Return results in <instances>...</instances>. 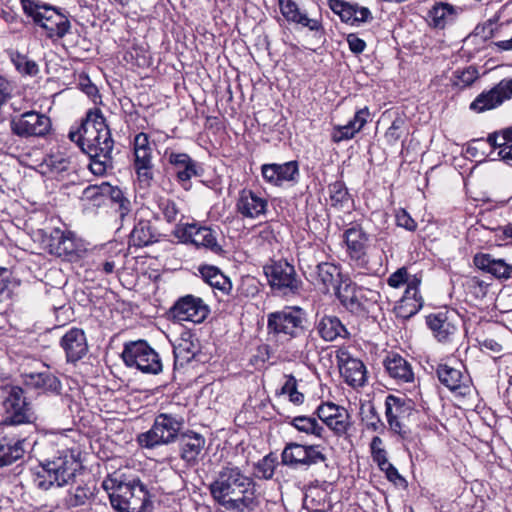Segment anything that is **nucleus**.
Returning a JSON list of instances; mask_svg holds the SVG:
<instances>
[{"mask_svg":"<svg viewBox=\"0 0 512 512\" xmlns=\"http://www.w3.org/2000/svg\"><path fill=\"white\" fill-rule=\"evenodd\" d=\"M69 138L89 156V169L96 176H103L113 169L114 140L100 109L89 110L76 131Z\"/></svg>","mask_w":512,"mask_h":512,"instance_id":"obj_1","label":"nucleus"},{"mask_svg":"<svg viewBox=\"0 0 512 512\" xmlns=\"http://www.w3.org/2000/svg\"><path fill=\"white\" fill-rule=\"evenodd\" d=\"M208 488L212 499L228 511L253 510L258 504L253 480L231 463L221 468Z\"/></svg>","mask_w":512,"mask_h":512,"instance_id":"obj_2","label":"nucleus"},{"mask_svg":"<svg viewBox=\"0 0 512 512\" xmlns=\"http://www.w3.org/2000/svg\"><path fill=\"white\" fill-rule=\"evenodd\" d=\"M102 487L117 512H144L149 504L148 490L139 479L125 481L114 473L103 480Z\"/></svg>","mask_w":512,"mask_h":512,"instance_id":"obj_3","label":"nucleus"},{"mask_svg":"<svg viewBox=\"0 0 512 512\" xmlns=\"http://www.w3.org/2000/svg\"><path fill=\"white\" fill-rule=\"evenodd\" d=\"M78 455L73 448H67L40 463L34 474V485L41 490H48L54 485L62 487L69 484L81 468Z\"/></svg>","mask_w":512,"mask_h":512,"instance_id":"obj_4","label":"nucleus"},{"mask_svg":"<svg viewBox=\"0 0 512 512\" xmlns=\"http://www.w3.org/2000/svg\"><path fill=\"white\" fill-rule=\"evenodd\" d=\"M24 13L41 27L50 39H62L71 29L68 14L40 0H21Z\"/></svg>","mask_w":512,"mask_h":512,"instance_id":"obj_5","label":"nucleus"},{"mask_svg":"<svg viewBox=\"0 0 512 512\" xmlns=\"http://www.w3.org/2000/svg\"><path fill=\"white\" fill-rule=\"evenodd\" d=\"M183 424L184 419L181 416L160 413L156 416L152 427L138 436V442L142 447L148 449L167 445L177 439Z\"/></svg>","mask_w":512,"mask_h":512,"instance_id":"obj_6","label":"nucleus"},{"mask_svg":"<svg viewBox=\"0 0 512 512\" xmlns=\"http://www.w3.org/2000/svg\"><path fill=\"white\" fill-rule=\"evenodd\" d=\"M121 357L127 367L145 374L156 375L163 368L159 354L145 340L125 343Z\"/></svg>","mask_w":512,"mask_h":512,"instance_id":"obj_7","label":"nucleus"},{"mask_svg":"<svg viewBox=\"0 0 512 512\" xmlns=\"http://www.w3.org/2000/svg\"><path fill=\"white\" fill-rule=\"evenodd\" d=\"M306 313L300 307H286L283 310L271 312L267 315V330L269 334L287 335L297 338L305 335Z\"/></svg>","mask_w":512,"mask_h":512,"instance_id":"obj_8","label":"nucleus"},{"mask_svg":"<svg viewBox=\"0 0 512 512\" xmlns=\"http://www.w3.org/2000/svg\"><path fill=\"white\" fill-rule=\"evenodd\" d=\"M264 273L271 289L279 295H295L302 288V281L294 266L287 261H276L264 266Z\"/></svg>","mask_w":512,"mask_h":512,"instance_id":"obj_9","label":"nucleus"},{"mask_svg":"<svg viewBox=\"0 0 512 512\" xmlns=\"http://www.w3.org/2000/svg\"><path fill=\"white\" fill-rule=\"evenodd\" d=\"M133 169L140 188H149L154 181L153 147L149 136L140 132L133 141Z\"/></svg>","mask_w":512,"mask_h":512,"instance_id":"obj_10","label":"nucleus"},{"mask_svg":"<svg viewBox=\"0 0 512 512\" xmlns=\"http://www.w3.org/2000/svg\"><path fill=\"white\" fill-rule=\"evenodd\" d=\"M416 413L414 404L406 397L388 395L385 400V416L389 429L405 440L410 435L407 425L409 418Z\"/></svg>","mask_w":512,"mask_h":512,"instance_id":"obj_11","label":"nucleus"},{"mask_svg":"<svg viewBox=\"0 0 512 512\" xmlns=\"http://www.w3.org/2000/svg\"><path fill=\"white\" fill-rule=\"evenodd\" d=\"M5 425H21L32 420L33 413L26 401L24 391L19 386L10 387L3 401Z\"/></svg>","mask_w":512,"mask_h":512,"instance_id":"obj_12","label":"nucleus"},{"mask_svg":"<svg viewBox=\"0 0 512 512\" xmlns=\"http://www.w3.org/2000/svg\"><path fill=\"white\" fill-rule=\"evenodd\" d=\"M13 134L28 138L45 136L51 129V120L45 114L36 111H27L15 115L10 120Z\"/></svg>","mask_w":512,"mask_h":512,"instance_id":"obj_13","label":"nucleus"},{"mask_svg":"<svg viewBox=\"0 0 512 512\" xmlns=\"http://www.w3.org/2000/svg\"><path fill=\"white\" fill-rule=\"evenodd\" d=\"M174 234L184 243L205 248L217 255L223 252L222 246L217 241L215 231L210 227L196 224L177 225Z\"/></svg>","mask_w":512,"mask_h":512,"instance_id":"obj_14","label":"nucleus"},{"mask_svg":"<svg viewBox=\"0 0 512 512\" xmlns=\"http://www.w3.org/2000/svg\"><path fill=\"white\" fill-rule=\"evenodd\" d=\"M344 239L351 264L361 270H369V236L359 226H353L344 232Z\"/></svg>","mask_w":512,"mask_h":512,"instance_id":"obj_15","label":"nucleus"},{"mask_svg":"<svg viewBox=\"0 0 512 512\" xmlns=\"http://www.w3.org/2000/svg\"><path fill=\"white\" fill-rule=\"evenodd\" d=\"M210 310L204 301L193 295H186L179 298L170 309L172 318L178 322L189 321L202 323L208 316Z\"/></svg>","mask_w":512,"mask_h":512,"instance_id":"obj_16","label":"nucleus"},{"mask_svg":"<svg viewBox=\"0 0 512 512\" xmlns=\"http://www.w3.org/2000/svg\"><path fill=\"white\" fill-rule=\"evenodd\" d=\"M283 464L290 467L311 466L326 460L319 445L288 444L281 455Z\"/></svg>","mask_w":512,"mask_h":512,"instance_id":"obj_17","label":"nucleus"},{"mask_svg":"<svg viewBox=\"0 0 512 512\" xmlns=\"http://www.w3.org/2000/svg\"><path fill=\"white\" fill-rule=\"evenodd\" d=\"M47 246L51 254L69 261L78 258L82 252V245L75 235L59 228L52 230Z\"/></svg>","mask_w":512,"mask_h":512,"instance_id":"obj_18","label":"nucleus"},{"mask_svg":"<svg viewBox=\"0 0 512 512\" xmlns=\"http://www.w3.org/2000/svg\"><path fill=\"white\" fill-rule=\"evenodd\" d=\"M512 97V79H503L489 91L479 94L470 104V109L481 113L501 105Z\"/></svg>","mask_w":512,"mask_h":512,"instance_id":"obj_19","label":"nucleus"},{"mask_svg":"<svg viewBox=\"0 0 512 512\" xmlns=\"http://www.w3.org/2000/svg\"><path fill=\"white\" fill-rule=\"evenodd\" d=\"M261 173L267 183L279 187L286 183L290 185L296 184L300 175L297 161H288L282 164H263Z\"/></svg>","mask_w":512,"mask_h":512,"instance_id":"obj_20","label":"nucleus"},{"mask_svg":"<svg viewBox=\"0 0 512 512\" xmlns=\"http://www.w3.org/2000/svg\"><path fill=\"white\" fill-rule=\"evenodd\" d=\"M342 306L357 316H365L368 313L369 301L364 295V290L352 283L349 279L335 293Z\"/></svg>","mask_w":512,"mask_h":512,"instance_id":"obj_21","label":"nucleus"},{"mask_svg":"<svg viewBox=\"0 0 512 512\" xmlns=\"http://www.w3.org/2000/svg\"><path fill=\"white\" fill-rule=\"evenodd\" d=\"M336 358L340 374L349 386L356 388L365 384L367 371L361 360L352 357L345 350L339 351Z\"/></svg>","mask_w":512,"mask_h":512,"instance_id":"obj_22","label":"nucleus"},{"mask_svg":"<svg viewBox=\"0 0 512 512\" xmlns=\"http://www.w3.org/2000/svg\"><path fill=\"white\" fill-rule=\"evenodd\" d=\"M332 483L315 481L305 491L303 506L311 512H327L332 508L330 494Z\"/></svg>","mask_w":512,"mask_h":512,"instance_id":"obj_23","label":"nucleus"},{"mask_svg":"<svg viewBox=\"0 0 512 512\" xmlns=\"http://www.w3.org/2000/svg\"><path fill=\"white\" fill-rule=\"evenodd\" d=\"M168 163L175 174L177 182L185 190L191 187L190 180L199 176V167L187 153L171 152L167 154Z\"/></svg>","mask_w":512,"mask_h":512,"instance_id":"obj_24","label":"nucleus"},{"mask_svg":"<svg viewBox=\"0 0 512 512\" xmlns=\"http://www.w3.org/2000/svg\"><path fill=\"white\" fill-rule=\"evenodd\" d=\"M310 277L313 284L318 286L324 293L330 292L331 289L336 293L338 288L344 284L340 267L329 262H322L316 265L315 269L310 273Z\"/></svg>","mask_w":512,"mask_h":512,"instance_id":"obj_25","label":"nucleus"},{"mask_svg":"<svg viewBox=\"0 0 512 512\" xmlns=\"http://www.w3.org/2000/svg\"><path fill=\"white\" fill-rule=\"evenodd\" d=\"M463 370L462 364H459V367H454L444 363L437 366L436 374L440 383L450 391H458L459 394L466 395L469 392L470 380Z\"/></svg>","mask_w":512,"mask_h":512,"instance_id":"obj_26","label":"nucleus"},{"mask_svg":"<svg viewBox=\"0 0 512 512\" xmlns=\"http://www.w3.org/2000/svg\"><path fill=\"white\" fill-rule=\"evenodd\" d=\"M60 346L65 352L66 360L75 363L88 352V343L84 331L80 328H70L60 339Z\"/></svg>","mask_w":512,"mask_h":512,"instance_id":"obj_27","label":"nucleus"},{"mask_svg":"<svg viewBox=\"0 0 512 512\" xmlns=\"http://www.w3.org/2000/svg\"><path fill=\"white\" fill-rule=\"evenodd\" d=\"M267 207V199L249 189L241 190L236 202L237 212L242 217L249 219H256L265 215Z\"/></svg>","mask_w":512,"mask_h":512,"instance_id":"obj_28","label":"nucleus"},{"mask_svg":"<svg viewBox=\"0 0 512 512\" xmlns=\"http://www.w3.org/2000/svg\"><path fill=\"white\" fill-rule=\"evenodd\" d=\"M452 316L453 314L449 311H439L426 317L428 327L439 342H448L455 334L457 328L452 321Z\"/></svg>","mask_w":512,"mask_h":512,"instance_id":"obj_29","label":"nucleus"},{"mask_svg":"<svg viewBox=\"0 0 512 512\" xmlns=\"http://www.w3.org/2000/svg\"><path fill=\"white\" fill-rule=\"evenodd\" d=\"M384 367L389 376L398 383H414L415 381L411 363L397 353L389 354L385 358Z\"/></svg>","mask_w":512,"mask_h":512,"instance_id":"obj_30","label":"nucleus"},{"mask_svg":"<svg viewBox=\"0 0 512 512\" xmlns=\"http://www.w3.org/2000/svg\"><path fill=\"white\" fill-rule=\"evenodd\" d=\"M318 335L326 342L348 338L349 332L341 320L334 315H324L315 323Z\"/></svg>","mask_w":512,"mask_h":512,"instance_id":"obj_31","label":"nucleus"},{"mask_svg":"<svg viewBox=\"0 0 512 512\" xmlns=\"http://www.w3.org/2000/svg\"><path fill=\"white\" fill-rule=\"evenodd\" d=\"M205 442V438L201 434L195 432L183 434L179 442L181 459L189 466L196 465Z\"/></svg>","mask_w":512,"mask_h":512,"instance_id":"obj_32","label":"nucleus"},{"mask_svg":"<svg viewBox=\"0 0 512 512\" xmlns=\"http://www.w3.org/2000/svg\"><path fill=\"white\" fill-rule=\"evenodd\" d=\"M22 378L23 384L29 389L37 390L40 393H60V380L48 371L39 373H25L22 375Z\"/></svg>","mask_w":512,"mask_h":512,"instance_id":"obj_33","label":"nucleus"},{"mask_svg":"<svg viewBox=\"0 0 512 512\" xmlns=\"http://www.w3.org/2000/svg\"><path fill=\"white\" fill-rule=\"evenodd\" d=\"M473 262L477 268L497 278L508 279L512 277V265L506 263L503 259L492 258L489 254H476Z\"/></svg>","mask_w":512,"mask_h":512,"instance_id":"obj_34","label":"nucleus"},{"mask_svg":"<svg viewBox=\"0 0 512 512\" xmlns=\"http://www.w3.org/2000/svg\"><path fill=\"white\" fill-rule=\"evenodd\" d=\"M279 6L282 15L291 22L301 24L311 31H318L322 28L321 22L317 19L309 18L305 13H301L295 0H279Z\"/></svg>","mask_w":512,"mask_h":512,"instance_id":"obj_35","label":"nucleus"},{"mask_svg":"<svg viewBox=\"0 0 512 512\" xmlns=\"http://www.w3.org/2000/svg\"><path fill=\"white\" fill-rule=\"evenodd\" d=\"M24 440L4 436L0 439V467L9 466L24 455Z\"/></svg>","mask_w":512,"mask_h":512,"instance_id":"obj_36","label":"nucleus"},{"mask_svg":"<svg viewBox=\"0 0 512 512\" xmlns=\"http://www.w3.org/2000/svg\"><path fill=\"white\" fill-rule=\"evenodd\" d=\"M158 241V234L150 221L140 220L130 233L129 243L135 247H144Z\"/></svg>","mask_w":512,"mask_h":512,"instance_id":"obj_37","label":"nucleus"},{"mask_svg":"<svg viewBox=\"0 0 512 512\" xmlns=\"http://www.w3.org/2000/svg\"><path fill=\"white\" fill-rule=\"evenodd\" d=\"M199 272L203 280L214 289L221 291L224 294H229L232 289L230 279L222 273V271L211 265H204L199 268Z\"/></svg>","mask_w":512,"mask_h":512,"instance_id":"obj_38","label":"nucleus"},{"mask_svg":"<svg viewBox=\"0 0 512 512\" xmlns=\"http://www.w3.org/2000/svg\"><path fill=\"white\" fill-rule=\"evenodd\" d=\"M200 351L198 339L190 332H184L174 346V354L176 358H181L183 361H190Z\"/></svg>","mask_w":512,"mask_h":512,"instance_id":"obj_39","label":"nucleus"},{"mask_svg":"<svg viewBox=\"0 0 512 512\" xmlns=\"http://www.w3.org/2000/svg\"><path fill=\"white\" fill-rule=\"evenodd\" d=\"M104 199H110L115 205H117V211L121 217L127 215L131 208L130 200L125 197L123 191L117 187L112 186L108 182H104Z\"/></svg>","mask_w":512,"mask_h":512,"instance_id":"obj_40","label":"nucleus"},{"mask_svg":"<svg viewBox=\"0 0 512 512\" xmlns=\"http://www.w3.org/2000/svg\"><path fill=\"white\" fill-rule=\"evenodd\" d=\"M155 203L158 208L157 218L162 217L168 223H174L181 215L177 203L170 198L159 196L155 199Z\"/></svg>","mask_w":512,"mask_h":512,"instance_id":"obj_41","label":"nucleus"},{"mask_svg":"<svg viewBox=\"0 0 512 512\" xmlns=\"http://www.w3.org/2000/svg\"><path fill=\"white\" fill-rule=\"evenodd\" d=\"M454 15V7L447 3L436 4L429 12L431 22L436 28H444L449 21L453 20Z\"/></svg>","mask_w":512,"mask_h":512,"instance_id":"obj_42","label":"nucleus"},{"mask_svg":"<svg viewBox=\"0 0 512 512\" xmlns=\"http://www.w3.org/2000/svg\"><path fill=\"white\" fill-rule=\"evenodd\" d=\"M330 204L334 208L341 209L350 201V194L345 183L337 180L328 185Z\"/></svg>","mask_w":512,"mask_h":512,"instance_id":"obj_43","label":"nucleus"},{"mask_svg":"<svg viewBox=\"0 0 512 512\" xmlns=\"http://www.w3.org/2000/svg\"><path fill=\"white\" fill-rule=\"evenodd\" d=\"M9 56L16 70L22 75L35 76L38 74L39 67L37 63L29 59L26 55L15 50H11L9 52Z\"/></svg>","mask_w":512,"mask_h":512,"instance_id":"obj_44","label":"nucleus"},{"mask_svg":"<svg viewBox=\"0 0 512 512\" xmlns=\"http://www.w3.org/2000/svg\"><path fill=\"white\" fill-rule=\"evenodd\" d=\"M292 425L299 431L306 434L314 435L323 438L325 432L322 425H320L316 418L308 416H298L292 420Z\"/></svg>","mask_w":512,"mask_h":512,"instance_id":"obj_45","label":"nucleus"},{"mask_svg":"<svg viewBox=\"0 0 512 512\" xmlns=\"http://www.w3.org/2000/svg\"><path fill=\"white\" fill-rule=\"evenodd\" d=\"M93 496V491L87 485L77 486L75 489L70 490L65 497V505L68 508L78 507L85 505L87 501Z\"/></svg>","mask_w":512,"mask_h":512,"instance_id":"obj_46","label":"nucleus"},{"mask_svg":"<svg viewBox=\"0 0 512 512\" xmlns=\"http://www.w3.org/2000/svg\"><path fill=\"white\" fill-rule=\"evenodd\" d=\"M330 9L337 14L343 22L354 25L355 4H351L344 0H329Z\"/></svg>","mask_w":512,"mask_h":512,"instance_id":"obj_47","label":"nucleus"},{"mask_svg":"<svg viewBox=\"0 0 512 512\" xmlns=\"http://www.w3.org/2000/svg\"><path fill=\"white\" fill-rule=\"evenodd\" d=\"M338 414L339 416L335 417L334 420H332L331 425H327V427L332 430L335 435L341 437L348 433L352 423L350 421V414L347 409L343 410L342 412L340 411Z\"/></svg>","mask_w":512,"mask_h":512,"instance_id":"obj_48","label":"nucleus"},{"mask_svg":"<svg viewBox=\"0 0 512 512\" xmlns=\"http://www.w3.org/2000/svg\"><path fill=\"white\" fill-rule=\"evenodd\" d=\"M282 394H287L289 400L296 405L304 402V395L297 390V380L293 375H286V381L281 388Z\"/></svg>","mask_w":512,"mask_h":512,"instance_id":"obj_49","label":"nucleus"},{"mask_svg":"<svg viewBox=\"0 0 512 512\" xmlns=\"http://www.w3.org/2000/svg\"><path fill=\"white\" fill-rule=\"evenodd\" d=\"M275 470V458L270 454L263 457L255 465V476L262 479H271Z\"/></svg>","mask_w":512,"mask_h":512,"instance_id":"obj_50","label":"nucleus"},{"mask_svg":"<svg viewBox=\"0 0 512 512\" xmlns=\"http://www.w3.org/2000/svg\"><path fill=\"white\" fill-rule=\"evenodd\" d=\"M478 78V71L476 68L469 66L462 71H456L454 73V85L459 88H465L470 86Z\"/></svg>","mask_w":512,"mask_h":512,"instance_id":"obj_51","label":"nucleus"},{"mask_svg":"<svg viewBox=\"0 0 512 512\" xmlns=\"http://www.w3.org/2000/svg\"><path fill=\"white\" fill-rule=\"evenodd\" d=\"M104 182L99 185H89L82 192V199L92 201L97 205L104 203Z\"/></svg>","mask_w":512,"mask_h":512,"instance_id":"obj_52","label":"nucleus"},{"mask_svg":"<svg viewBox=\"0 0 512 512\" xmlns=\"http://www.w3.org/2000/svg\"><path fill=\"white\" fill-rule=\"evenodd\" d=\"M422 305V300H413L409 302L407 300H400L397 306V313L400 317L410 318L418 313V311L422 308Z\"/></svg>","mask_w":512,"mask_h":512,"instance_id":"obj_53","label":"nucleus"},{"mask_svg":"<svg viewBox=\"0 0 512 512\" xmlns=\"http://www.w3.org/2000/svg\"><path fill=\"white\" fill-rule=\"evenodd\" d=\"M467 292L475 299H483L488 290V285L476 277L471 278L466 284Z\"/></svg>","mask_w":512,"mask_h":512,"instance_id":"obj_54","label":"nucleus"},{"mask_svg":"<svg viewBox=\"0 0 512 512\" xmlns=\"http://www.w3.org/2000/svg\"><path fill=\"white\" fill-rule=\"evenodd\" d=\"M357 133L358 132L348 122L345 125L334 127L332 132V140L336 143H339L344 140L352 139Z\"/></svg>","mask_w":512,"mask_h":512,"instance_id":"obj_55","label":"nucleus"},{"mask_svg":"<svg viewBox=\"0 0 512 512\" xmlns=\"http://www.w3.org/2000/svg\"><path fill=\"white\" fill-rule=\"evenodd\" d=\"M420 279L416 276H413L410 281H408L407 288L404 292L403 297L401 300H407L413 301V300H422L421 295L419 294V285H420Z\"/></svg>","mask_w":512,"mask_h":512,"instance_id":"obj_56","label":"nucleus"},{"mask_svg":"<svg viewBox=\"0 0 512 512\" xmlns=\"http://www.w3.org/2000/svg\"><path fill=\"white\" fill-rule=\"evenodd\" d=\"M404 125V120L397 117L387 129L385 138L389 144H395L401 137V129Z\"/></svg>","mask_w":512,"mask_h":512,"instance_id":"obj_57","label":"nucleus"},{"mask_svg":"<svg viewBox=\"0 0 512 512\" xmlns=\"http://www.w3.org/2000/svg\"><path fill=\"white\" fill-rule=\"evenodd\" d=\"M410 279L411 278H409L407 268L401 267L389 276V278L387 279V283L389 286L393 288H399L405 283L408 284V281H410Z\"/></svg>","mask_w":512,"mask_h":512,"instance_id":"obj_58","label":"nucleus"},{"mask_svg":"<svg viewBox=\"0 0 512 512\" xmlns=\"http://www.w3.org/2000/svg\"><path fill=\"white\" fill-rule=\"evenodd\" d=\"M380 470L385 472L387 479L393 482L395 485H399L402 487L407 486V481L405 480V478L399 474L396 467H394V465L391 464L390 462L385 466L381 467Z\"/></svg>","mask_w":512,"mask_h":512,"instance_id":"obj_59","label":"nucleus"},{"mask_svg":"<svg viewBox=\"0 0 512 512\" xmlns=\"http://www.w3.org/2000/svg\"><path fill=\"white\" fill-rule=\"evenodd\" d=\"M396 222L399 227L408 231H415L417 229L416 221L404 209H401L396 214Z\"/></svg>","mask_w":512,"mask_h":512,"instance_id":"obj_60","label":"nucleus"},{"mask_svg":"<svg viewBox=\"0 0 512 512\" xmlns=\"http://www.w3.org/2000/svg\"><path fill=\"white\" fill-rule=\"evenodd\" d=\"M370 118V111L368 107L361 108L356 111L353 119L349 121V123L352 125V127L359 132L365 124L368 122V119Z\"/></svg>","mask_w":512,"mask_h":512,"instance_id":"obj_61","label":"nucleus"},{"mask_svg":"<svg viewBox=\"0 0 512 512\" xmlns=\"http://www.w3.org/2000/svg\"><path fill=\"white\" fill-rule=\"evenodd\" d=\"M366 427L368 430L374 431V432H383L385 425L382 422L381 418L376 412V409L374 407H370L369 409V415L367 416V422Z\"/></svg>","mask_w":512,"mask_h":512,"instance_id":"obj_62","label":"nucleus"},{"mask_svg":"<svg viewBox=\"0 0 512 512\" xmlns=\"http://www.w3.org/2000/svg\"><path fill=\"white\" fill-rule=\"evenodd\" d=\"M345 410L344 407L336 405L332 402H326L319 405L316 409V414L320 420L331 417V414Z\"/></svg>","mask_w":512,"mask_h":512,"instance_id":"obj_63","label":"nucleus"},{"mask_svg":"<svg viewBox=\"0 0 512 512\" xmlns=\"http://www.w3.org/2000/svg\"><path fill=\"white\" fill-rule=\"evenodd\" d=\"M347 43H348V46H349V49L351 50V52H353L354 54H360L362 53L365 48H366V43L363 39L359 38L356 34L354 33H351V34H348L347 38Z\"/></svg>","mask_w":512,"mask_h":512,"instance_id":"obj_64","label":"nucleus"}]
</instances>
